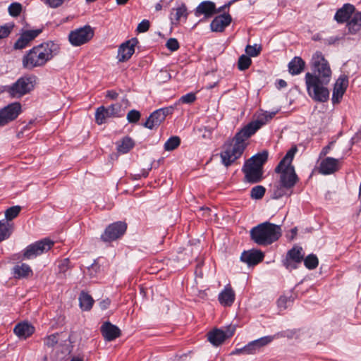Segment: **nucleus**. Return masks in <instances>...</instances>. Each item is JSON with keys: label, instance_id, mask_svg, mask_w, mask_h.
Segmentation results:
<instances>
[{"label": "nucleus", "instance_id": "nucleus-1", "mask_svg": "<svg viewBox=\"0 0 361 361\" xmlns=\"http://www.w3.org/2000/svg\"><path fill=\"white\" fill-rule=\"evenodd\" d=\"M312 72L306 73L305 81L308 95L315 102H326L329 98L327 85L331 79V69L321 51H316L311 59Z\"/></svg>", "mask_w": 361, "mask_h": 361}, {"label": "nucleus", "instance_id": "nucleus-2", "mask_svg": "<svg viewBox=\"0 0 361 361\" xmlns=\"http://www.w3.org/2000/svg\"><path fill=\"white\" fill-rule=\"evenodd\" d=\"M266 124V121H252L238 130L231 140L227 141L220 153L222 164L228 167L233 164L243 154L247 146L246 140L254 135Z\"/></svg>", "mask_w": 361, "mask_h": 361}, {"label": "nucleus", "instance_id": "nucleus-3", "mask_svg": "<svg viewBox=\"0 0 361 361\" xmlns=\"http://www.w3.org/2000/svg\"><path fill=\"white\" fill-rule=\"evenodd\" d=\"M59 45L52 41L32 47L23 57V66L28 70L42 67L59 53Z\"/></svg>", "mask_w": 361, "mask_h": 361}, {"label": "nucleus", "instance_id": "nucleus-4", "mask_svg": "<svg viewBox=\"0 0 361 361\" xmlns=\"http://www.w3.org/2000/svg\"><path fill=\"white\" fill-rule=\"evenodd\" d=\"M298 152L296 146L292 147L286 154L284 157L279 161L275 168V172L280 174L279 182L284 188L293 189L299 181V178L295 173V167L292 161Z\"/></svg>", "mask_w": 361, "mask_h": 361}, {"label": "nucleus", "instance_id": "nucleus-5", "mask_svg": "<svg viewBox=\"0 0 361 361\" xmlns=\"http://www.w3.org/2000/svg\"><path fill=\"white\" fill-rule=\"evenodd\" d=\"M251 240L259 245L266 246L278 240L281 235L280 226L265 221L253 227L250 231Z\"/></svg>", "mask_w": 361, "mask_h": 361}, {"label": "nucleus", "instance_id": "nucleus-6", "mask_svg": "<svg viewBox=\"0 0 361 361\" xmlns=\"http://www.w3.org/2000/svg\"><path fill=\"white\" fill-rule=\"evenodd\" d=\"M35 78L21 77L16 82L6 87V92L12 98H20L33 90Z\"/></svg>", "mask_w": 361, "mask_h": 361}, {"label": "nucleus", "instance_id": "nucleus-7", "mask_svg": "<svg viewBox=\"0 0 361 361\" xmlns=\"http://www.w3.org/2000/svg\"><path fill=\"white\" fill-rule=\"evenodd\" d=\"M94 36V30L89 25H85L71 31L68 35L70 43L78 47L88 42Z\"/></svg>", "mask_w": 361, "mask_h": 361}, {"label": "nucleus", "instance_id": "nucleus-8", "mask_svg": "<svg viewBox=\"0 0 361 361\" xmlns=\"http://www.w3.org/2000/svg\"><path fill=\"white\" fill-rule=\"evenodd\" d=\"M304 257L303 250L301 247L294 246L286 254V259L283 261V266L289 271L298 268Z\"/></svg>", "mask_w": 361, "mask_h": 361}, {"label": "nucleus", "instance_id": "nucleus-9", "mask_svg": "<svg viewBox=\"0 0 361 361\" xmlns=\"http://www.w3.org/2000/svg\"><path fill=\"white\" fill-rule=\"evenodd\" d=\"M53 245L54 242L48 239L36 242L26 247L23 256L27 259H32L50 250Z\"/></svg>", "mask_w": 361, "mask_h": 361}, {"label": "nucleus", "instance_id": "nucleus-10", "mask_svg": "<svg viewBox=\"0 0 361 361\" xmlns=\"http://www.w3.org/2000/svg\"><path fill=\"white\" fill-rule=\"evenodd\" d=\"M21 111L19 102H14L0 110V126L15 120Z\"/></svg>", "mask_w": 361, "mask_h": 361}, {"label": "nucleus", "instance_id": "nucleus-11", "mask_svg": "<svg viewBox=\"0 0 361 361\" xmlns=\"http://www.w3.org/2000/svg\"><path fill=\"white\" fill-rule=\"evenodd\" d=\"M127 228L126 224L118 221L109 225L102 235L104 241H112L124 234Z\"/></svg>", "mask_w": 361, "mask_h": 361}, {"label": "nucleus", "instance_id": "nucleus-12", "mask_svg": "<svg viewBox=\"0 0 361 361\" xmlns=\"http://www.w3.org/2000/svg\"><path fill=\"white\" fill-rule=\"evenodd\" d=\"M245 174V181L249 183H257L263 178V169L245 163L242 169Z\"/></svg>", "mask_w": 361, "mask_h": 361}, {"label": "nucleus", "instance_id": "nucleus-13", "mask_svg": "<svg viewBox=\"0 0 361 361\" xmlns=\"http://www.w3.org/2000/svg\"><path fill=\"white\" fill-rule=\"evenodd\" d=\"M137 44L136 38H132L130 40L121 44L118 50L117 59L120 62L128 61L135 52V47Z\"/></svg>", "mask_w": 361, "mask_h": 361}, {"label": "nucleus", "instance_id": "nucleus-14", "mask_svg": "<svg viewBox=\"0 0 361 361\" xmlns=\"http://www.w3.org/2000/svg\"><path fill=\"white\" fill-rule=\"evenodd\" d=\"M272 341L273 337H271V335L263 336L249 342L245 345L244 350L247 351L249 355H255L260 352L264 347L269 345Z\"/></svg>", "mask_w": 361, "mask_h": 361}, {"label": "nucleus", "instance_id": "nucleus-15", "mask_svg": "<svg viewBox=\"0 0 361 361\" xmlns=\"http://www.w3.org/2000/svg\"><path fill=\"white\" fill-rule=\"evenodd\" d=\"M264 254L259 250H250L243 251L240 255V260L249 267L255 266L263 261Z\"/></svg>", "mask_w": 361, "mask_h": 361}, {"label": "nucleus", "instance_id": "nucleus-16", "mask_svg": "<svg viewBox=\"0 0 361 361\" xmlns=\"http://www.w3.org/2000/svg\"><path fill=\"white\" fill-rule=\"evenodd\" d=\"M348 86V80L346 77L341 76L336 81L332 94V103H340L346 89Z\"/></svg>", "mask_w": 361, "mask_h": 361}, {"label": "nucleus", "instance_id": "nucleus-17", "mask_svg": "<svg viewBox=\"0 0 361 361\" xmlns=\"http://www.w3.org/2000/svg\"><path fill=\"white\" fill-rule=\"evenodd\" d=\"M232 21V18L228 13H225L216 16L210 24L211 30L214 32H223Z\"/></svg>", "mask_w": 361, "mask_h": 361}, {"label": "nucleus", "instance_id": "nucleus-18", "mask_svg": "<svg viewBox=\"0 0 361 361\" xmlns=\"http://www.w3.org/2000/svg\"><path fill=\"white\" fill-rule=\"evenodd\" d=\"M338 159L332 157H326L321 161L319 171L322 174L329 175L338 171Z\"/></svg>", "mask_w": 361, "mask_h": 361}, {"label": "nucleus", "instance_id": "nucleus-19", "mask_svg": "<svg viewBox=\"0 0 361 361\" xmlns=\"http://www.w3.org/2000/svg\"><path fill=\"white\" fill-rule=\"evenodd\" d=\"M216 13V5L214 2L210 1H204L201 2L195 9V15L199 17L204 15L205 18H208Z\"/></svg>", "mask_w": 361, "mask_h": 361}, {"label": "nucleus", "instance_id": "nucleus-20", "mask_svg": "<svg viewBox=\"0 0 361 361\" xmlns=\"http://www.w3.org/2000/svg\"><path fill=\"white\" fill-rule=\"evenodd\" d=\"M39 30H27L21 34L20 37L16 42L14 48L16 49H22L26 47L28 44L33 40L39 33Z\"/></svg>", "mask_w": 361, "mask_h": 361}, {"label": "nucleus", "instance_id": "nucleus-21", "mask_svg": "<svg viewBox=\"0 0 361 361\" xmlns=\"http://www.w3.org/2000/svg\"><path fill=\"white\" fill-rule=\"evenodd\" d=\"M355 6L350 4H345L343 6L338 9L335 16L334 19L338 23H343L345 22H348L353 14L355 12Z\"/></svg>", "mask_w": 361, "mask_h": 361}, {"label": "nucleus", "instance_id": "nucleus-22", "mask_svg": "<svg viewBox=\"0 0 361 361\" xmlns=\"http://www.w3.org/2000/svg\"><path fill=\"white\" fill-rule=\"evenodd\" d=\"M101 331L105 340L113 341L121 335L120 329L109 322H104L101 326Z\"/></svg>", "mask_w": 361, "mask_h": 361}, {"label": "nucleus", "instance_id": "nucleus-23", "mask_svg": "<svg viewBox=\"0 0 361 361\" xmlns=\"http://www.w3.org/2000/svg\"><path fill=\"white\" fill-rule=\"evenodd\" d=\"M233 332H231L229 335H226V333L219 329H215L212 331H209L207 334L208 341L214 345L219 346L221 345L224 341L232 336Z\"/></svg>", "mask_w": 361, "mask_h": 361}, {"label": "nucleus", "instance_id": "nucleus-24", "mask_svg": "<svg viewBox=\"0 0 361 361\" xmlns=\"http://www.w3.org/2000/svg\"><path fill=\"white\" fill-rule=\"evenodd\" d=\"M34 332L35 327L27 322L19 323L14 328V333L20 339H26Z\"/></svg>", "mask_w": 361, "mask_h": 361}, {"label": "nucleus", "instance_id": "nucleus-25", "mask_svg": "<svg viewBox=\"0 0 361 361\" xmlns=\"http://www.w3.org/2000/svg\"><path fill=\"white\" fill-rule=\"evenodd\" d=\"M235 298V293L231 287H225L218 296L219 302L225 307L231 306L234 302Z\"/></svg>", "mask_w": 361, "mask_h": 361}, {"label": "nucleus", "instance_id": "nucleus-26", "mask_svg": "<svg viewBox=\"0 0 361 361\" xmlns=\"http://www.w3.org/2000/svg\"><path fill=\"white\" fill-rule=\"evenodd\" d=\"M288 71L292 75L300 74L305 69V62L300 56H295L288 65Z\"/></svg>", "mask_w": 361, "mask_h": 361}, {"label": "nucleus", "instance_id": "nucleus-27", "mask_svg": "<svg viewBox=\"0 0 361 361\" xmlns=\"http://www.w3.org/2000/svg\"><path fill=\"white\" fill-rule=\"evenodd\" d=\"M348 31L351 34H356L361 29V12H354L347 23Z\"/></svg>", "mask_w": 361, "mask_h": 361}, {"label": "nucleus", "instance_id": "nucleus-28", "mask_svg": "<svg viewBox=\"0 0 361 361\" xmlns=\"http://www.w3.org/2000/svg\"><path fill=\"white\" fill-rule=\"evenodd\" d=\"M268 159V152L264 150L262 152H259L252 156L245 163H247L252 166H255L258 168L263 169V165L267 162Z\"/></svg>", "mask_w": 361, "mask_h": 361}, {"label": "nucleus", "instance_id": "nucleus-29", "mask_svg": "<svg viewBox=\"0 0 361 361\" xmlns=\"http://www.w3.org/2000/svg\"><path fill=\"white\" fill-rule=\"evenodd\" d=\"M291 194L292 190L289 188H284L279 181V183L273 187L271 197L274 200H278L283 196H290Z\"/></svg>", "mask_w": 361, "mask_h": 361}, {"label": "nucleus", "instance_id": "nucleus-30", "mask_svg": "<svg viewBox=\"0 0 361 361\" xmlns=\"http://www.w3.org/2000/svg\"><path fill=\"white\" fill-rule=\"evenodd\" d=\"M32 275L30 267L26 264H21L13 267V276L16 279L27 278Z\"/></svg>", "mask_w": 361, "mask_h": 361}, {"label": "nucleus", "instance_id": "nucleus-31", "mask_svg": "<svg viewBox=\"0 0 361 361\" xmlns=\"http://www.w3.org/2000/svg\"><path fill=\"white\" fill-rule=\"evenodd\" d=\"M79 302L80 308L84 311L90 310L94 303V300L85 292H82L79 296Z\"/></svg>", "mask_w": 361, "mask_h": 361}, {"label": "nucleus", "instance_id": "nucleus-32", "mask_svg": "<svg viewBox=\"0 0 361 361\" xmlns=\"http://www.w3.org/2000/svg\"><path fill=\"white\" fill-rule=\"evenodd\" d=\"M13 230V224L8 221H0V242L7 239Z\"/></svg>", "mask_w": 361, "mask_h": 361}, {"label": "nucleus", "instance_id": "nucleus-33", "mask_svg": "<svg viewBox=\"0 0 361 361\" xmlns=\"http://www.w3.org/2000/svg\"><path fill=\"white\" fill-rule=\"evenodd\" d=\"M134 146L133 140L128 137H124L120 142L117 145V149L119 152L125 154L129 152Z\"/></svg>", "mask_w": 361, "mask_h": 361}, {"label": "nucleus", "instance_id": "nucleus-34", "mask_svg": "<svg viewBox=\"0 0 361 361\" xmlns=\"http://www.w3.org/2000/svg\"><path fill=\"white\" fill-rule=\"evenodd\" d=\"M61 334L56 333L48 335L43 338V343L45 347L54 348L60 341Z\"/></svg>", "mask_w": 361, "mask_h": 361}, {"label": "nucleus", "instance_id": "nucleus-35", "mask_svg": "<svg viewBox=\"0 0 361 361\" xmlns=\"http://www.w3.org/2000/svg\"><path fill=\"white\" fill-rule=\"evenodd\" d=\"M180 145V138L178 136L169 137L164 145L166 151H173Z\"/></svg>", "mask_w": 361, "mask_h": 361}, {"label": "nucleus", "instance_id": "nucleus-36", "mask_svg": "<svg viewBox=\"0 0 361 361\" xmlns=\"http://www.w3.org/2000/svg\"><path fill=\"white\" fill-rule=\"evenodd\" d=\"M304 264L306 268L308 269H314L317 267L319 264V260L316 255L310 254L307 255L305 258L303 257Z\"/></svg>", "mask_w": 361, "mask_h": 361}, {"label": "nucleus", "instance_id": "nucleus-37", "mask_svg": "<svg viewBox=\"0 0 361 361\" xmlns=\"http://www.w3.org/2000/svg\"><path fill=\"white\" fill-rule=\"evenodd\" d=\"M108 115L106 108L104 106L99 107L95 113V121L97 124L101 125L106 121V119L110 118Z\"/></svg>", "mask_w": 361, "mask_h": 361}, {"label": "nucleus", "instance_id": "nucleus-38", "mask_svg": "<svg viewBox=\"0 0 361 361\" xmlns=\"http://www.w3.org/2000/svg\"><path fill=\"white\" fill-rule=\"evenodd\" d=\"M266 192V188L262 185H256L251 189L250 197L253 200H261Z\"/></svg>", "mask_w": 361, "mask_h": 361}, {"label": "nucleus", "instance_id": "nucleus-39", "mask_svg": "<svg viewBox=\"0 0 361 361\" xmlns=\"http://www.w3.org/2000/svg\"><path fill=\"white\" fill-rule=\"evenodd\" d=\"M252 63V60L247 55H242L238 61V68L240 71H245L248 69Z\"/></svg>", "mask_w": 361, "mask_h": 361}, {"label": "nucleus", "instance_id": "nucleus-40", "mask_svg": "<svg viewBox=\"0 0 361 361\" xmlns=\"http://www.w3.org/2000/svg\"><path fill=\"white\" fill-rule=\"evenodd\" d=\"M175 19L177 22H179L181 18H184L186 20L188 13V9L185 4H182L180 6L175 9Z\"/></svg>", "mask_w": 361, "mask_h": 361}, {"label": "nucleus", "instance_id": "nucleus-41", "mask_svg": "<svg viewBox=\"0 0 361 361\" xmlns=\"http://www.w3.org/2000/svg\"><path fill=\"white\" fill-rule=\"evenodd\" d=\"M262 51V47L259 44L247 45L245 47V52L250 57H256L259 56Z\"/></svg>", "mask_w": 361, "mask_h": 361}, {"label": "nucleus", "instance_id": "nucleus-42", "mask_svg": "<svg viewBox=\"0 0 361 361\" xmlns=\"http://www.w3.org/2000/svg\"><path fill=\"white\" fill-rule=\"evenodd\" d=\"M20 209V206H13L7 209L5 212V217L7 221L8 222L15 219L19 214Z\"/></svg>", "mask_w": 361, "mask_h": 361}, {"label": "nucleus", "instance_id": "nucleus-43", "mask_svg": "<svg viewBox=\"0 0 361 361\" xmlns=\"http://www.w3.org/2000/svg\"><path fill=\"white\" fill-rule=\"evenodd\" d=\"M158 121V110H155L147 118L145 123V127L152 129Z\"/></svg>", "mask_w": 361, "mask_h": 361}, {"label": "nucleus", "instance_id": "nucleus-44", "mask_svg": "<svg viewBox=\"0 0 361 361\" xmlns=\"http://www.w3.org/2000/svg\"><path fill=\"white\" fill-rule=\"evenodd\" d=\"M22 6L19 3H13L8 7V13L11 16L16 17L20 15Z\"/></svg>", "mask_w": 361, "mask_h": 361}, {"label": "nucleus", "instance_id": "nucleus-45", "mask_svg": "<svg viewBox=\"0 0 361 361\" xmlns=\"http://www.w3.org/2000/svg\"><path fill=\"white\" fill-rule=\"evenodd\" d=\"M106 111L111 117L120 116L121 105L118 104H112L108 108H106Z\"/></svg>", "mask_w": 361, "mask_h": 361}, {"label": "nucleus", "instance_id": "nucleus-46", "mask_svg": "<svg viewBox=\"0 0 361 361\" xmlns=\"http://www.w3.org/2000/svg\"><path fill=\"white\" fill-rule=\"evenodd\" d=\"M141 114L140 111L133 109L130 110L127 114V120L129 123H137L140 118Z\"/></svg>", "mask_w": 361, "mask_h": 361}, {"label": "nucleus", "instance_id": "nucleus-47", "mask_svg": "<svg viewBox=\"0 0 361 361\" xmlns=\"http://www.w3.org/2000/svg\"><path fill=\"white\" fill-rule=\"evenodd\" d=\"M166 47L171 51H176L180 48V44L177 39L169 38L166 44Z\"/></svg>", "mask_w": 361, "mask_h": 361}, {"label": "nucleus", "instance_id": "nucleus-48", "mask_svg": "<svg viewBox=\"0 0 361 361\" xmlns=\"http://www.w3.org/2000/svg\"><path fill=\"white\" fill-rule=\"evenodd\" d=\"M160 304L161 305V314H165V315L168 314L171 307L173 306L172 302L167 298H164L161 300Z\"/></svg>", "mask_w": 361, "mask_h": 361}, {"label": "nucleus", "instance_id": "nucleus-49", "mask_svg": "<svg viewBox=\"0 0 361 361\" xmlns=\"http://www.w3.org/2000/svg\"><path fill=\"white\" fill-rule=\"evenodd\" d=\"M174 108L172 106L168 107L159 108V122L165 120L168 115L172 114Z\"/></svg>", "mask_w": 361, "mask_h": 361}, {"label": "nucleus", "instance_id": "nucleus-50", "mask_svg": "<svg viewBox=\"0 0 361 361\" xmlns=\"http://www.w3.org/2000/svg\"><path fill=\"white\" fill-rule=\"evenodd\" d=\"M196 100V95L193 92H189L186 94L183 95L179 101L183 104H192Z\"/></svg>", "mask_w": 361, "mask_h": 361}, {"label": "nucleus", "instance_id": "nucleus-51", "mask_svg": "<svg viewBox=\"0 0 361 361\" xmlns=\"http://www.w3.org/2000/svg\"><path fill=\"white\" fill-rule=\"evenodd\" d=\"M66 0H42L47 6L51 8H57L61 6Z\"/></svg>", "mask_w": 361, "mask_h": 361}, {"label": "nucleus", "instance_id": "nucleus-52", "mask_svg": "<svg viewBox=\"0 0 361 361\" xmlns=\"http://www.w3.org/2000/svg\"><path fill=\"white\" fill-rule=\"evenodd\" d=\"M294 334H295V332L293 331L287 330V331H283L278 332V333L275 334L274 335H271V337H273V341L275 339H278L280 338H284V337H287L288 338H292Z\"/></svg>", "mask_w": 361, "mask_h": 361}, {"label": "nucleus", "instance_id": "nucleus-53", "mask_svg": "<svg viewBox=\"0 0 361 361\" xmlns=\"http://www.w3.org/2000/svg\"><path fill=\"white\" fill-rule=\"evenodd\" d=\"M149 28V21L147 20H143L141 23H140L137 27L136 31L137 32H145Z\"/></svg>", "mask_w": 361, "mask_h": 361}, {"label": "nucleus", "instance_id": "nucleus-54", "mask_svg": "<svg viewBox=\"0 0 361 361\" xmlns=\"http://www.w3.org/2000/svg\"><path fill=\"white\" fill-rule=\"evenodd\" d=\"M171 75L167 70L159 71V83L166 82L171 79Z\"/></svg>", "mask_w": 361, "mask_h": 361}, {"label": "nucleus", "instance_id": "nucleus-55", "mask_svg": "<svg viewBox=\"0 0 361 361\" xmlns=\"http://www.w3.org/2000/svg\"><path fill=\"white\" fill-rule=\"evenodd\" d=\"M13 26H1L0 27V39L6 37L11 33Z\"/></svg>", "mask_w": 361, "mask_h": 361}, {"label": "nucleus", "instance_id": "nucleus-56", "mask_svg": "<svg viewBox=\"0 0 361 361\" xmlns=\"http://www.w3.org/2000/svg\"><path fill=\"white\" fill-rule=\"evenodd\" d=\"M61 272L65 273L69 269V259H64L59 265Z\"/></svg>", "mask_w": 361, "mask_h": 361}, {"label": "nucleus", "instance_id": "nucleus-57", "mask_svg": "<svg viewBox=\"0 0 361 361\" xmlns=\"http://www.w3.org/2000/svg\"><path fill=\"white\" fill-rule=\"evenodd\" d=\"M275 115V113H270V114H264L262 115V117L258 118L259 121H266V123L270 121Z\"/></svg>", "mask_w": 361, "mask_h": 361}, {"label": "nucleus", "instance_id": "nucleus-58", "mask_svg": "<svg viewBox=\"0 0 361 361\" xmlns=\"http://www.w3.org/2000/svg\"><path fill=\"white\" fill-rule=\"evenodd\" d=\"M288 299L286 296H281L279 299L278 300V305L279 307H286V303H287Z\"/></svg>", "mask_w": 361, "mask_h": 361}, {"label": "nucleus", "instance_id": "nucleus-59", "mask_svg": "<svg viewBox=\"0 0 361 361\" xmlns=\"http://www.w3.org/2000/svg\"><path fill=\"white\" fill-rule=\"evenodd\" d=\"M244 349H245V346H243V348H236L233 351H232V353L231 354V355H239V354L249 355V353L247 351H245Z\"/></svg>", "mask_w": 361, "mask_h": 361}, {"label": "nucleus", "instance_id": "nucleus-60", "mask_svg": "<svg viewBox=\"0 0 361 361\" xmlns=\"http://www.w3.org/2000/svg\"><path fill=\"white\" fill-rule=\"evenodd\" d=\"M232 2L230 1L224 6L219 7L218 9H216V13L222 12L225 11L226 8H229V7L232 5Z\"/></svg>", "mask_w": 361, "mask_h": 361}, {"label": "nucleus", "instance_id": "nucleus-61", "mask_svg": "<svg viewBox=\"0 0 361 361\" xmlns=\"http://www.w3.org/2000/svg\"><path fill=\"white\" fill-rule=\"evenodd\" d=\"M276 86L279 89L284 88L287 86V82L282 79H279L276 82Z\"/></svg>", "mask_w": 361, "mask_h": 361}, {"label": "nucleus", "instance_id": "nucleus-62", "mask_svg": "<svg viewBox=\"0 0 361 361\" xmlns=\"http://www.w3.org/2000/svg\"><path fill=\"white\" fill-rule=\"evenodd\" d=\"M109 304H110V301L108 299H106V300H104L103 301H102L99 303V306H100L101 309L105 310L109 307Z\"/></svg>", "mask_w": 361, "mask_h": 361}, {"label": "nucleus", "instance_id": "nucleus-63", "mask_svg": "<svg viewBox=\"0 0 361 361\" xmlns=\"http://www.w3.org/2000/svg\"><path fill=\"white\" fill-rule=\"evenodd\" d=\"M106 97L111 98V99H115L118 97V93L115 91H108Z\"/></svg>", "mask_w": 361, "mask_h": 361}, {"label": "nucleus", "instance_id": "nucleus-64", "mask_svg": "<svg viewBox=\"0 0 361 361\" xmlns=\"http://www.w3.org/2000/svg\"><path fill=\"white\" fill-rule=\"evenodd\" d=\"M330 149H331V147L329 145L324 147L322 150L321 154L326 155L329 152Z\"/></svg>", "mask_w": 361, "mask_h": 361}]
</instances>
